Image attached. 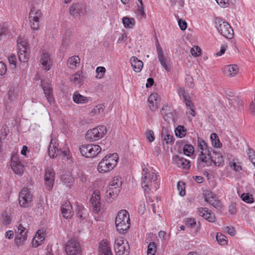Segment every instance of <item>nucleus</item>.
I'll use <instances>...</instances> for the list:
<instances>
[{"mask_svg":"<svg viewBox=\"0 0 255 255\" xmlns=\"http://www.w3.org/2000/svg\"><path fill=\"white\" fill-rule=\"evenodd\" d=\"M65 251L68 255H77L80 254L81 250L79 243L74 240L69 241L66 245Z\"/></svg>","mask_w":255,"mask_h":255,"instance_id":"nucleus-13","label":"nucleus"},{"mask_svg":"<svg viewBox=\"0 0 255 255\" xmlns=\"http://www.w3.org/2000/svg\"><path fill=\"white\" fill-rule=\"evenodd\" d=\"M8 60L9 64L12 65L14 68L16 66V58L14 54H11L8 56Z\"/></svg>","mask_w":255,"mask_h":255,"instance_id":"nucleus-54","label":"nucleus"},{"mask_svg":"<svg viewBox=\"0 0 255 255\" xmlns=\"http://www.w3.org/2000/svg\"><path fill=\"white\" fill-rule=\"evenodd\" d=\"M198 213L200 216L209 222H213L215 220V215L209 212L206 208L201 207L198 208Z\"/></svg>","mask_w":255,"mask_h":255,"instance_id":"nucleus-27","label":"nucleus"},{"mask_svg":"<svg viewBox=\"0 0 255 255\" xmlns=\"http://www.w3.org/2000/svg\"><path fill=\"white\" fill-rule=\"evenodd\" d=\"M203 154L204 155L207 156L209 157H214L212 155L211 151L210 150L207 145L205 148L203 149V150H201L200 154Z\"/></svg>","mask_w":255,"mask_h":255,"instance_id":"nucleus-57","label":"nucleus"},{"mask_svg":"<svg viewBox=\"0 0 255 255\" xmlns=\"http://www.w3.org/2000/svg\"><path fill=\"white\" fill-rule=\"evenodd\" d=\"M178 23L180 28L182 30H184L187 28V22L185 20H183L182 19H179L178 20Z\"/></svg>","mask_w":255,"mask_h":255,"instance_id":"nucleus-59","label":"nucleus"},{"mask_svg":"<svg viewBox=\"0 0 255 255\" xmlns=\"http://www.w3.org/2000/svg\"><path fill=\"white\" fill-rule=\"evenodd\" d=\"M248 155L249 159L255 166V151L252 149L249 148V152H248Z\"/></svg>","mask_w":255,"mask_h":255,"instance_id":"nucleus-49","label":"nucleus"},{"mask_svg":"<svg viewBox=\"0 0 255 255\" xmlns=\"http://www.w3.org/2000/svg\"><path fill=\"white\" fill-rule=\"evenodd\" d=\"M90 202L93 207V211L95 213H98L101 209L100 192L96 190L93 192L90 199Z\"/></svg>","mask_w":255,"mask_h":255,"instance_id":"nucleus-14","label":"nucleus"},{"mask_svg":"<svg viewBox=\"0 0 255 255\" xmlns=\"http://www.w3.org/2000/svg\"><path fill=\"white\" fill-rule=\"evenodd\" d=\"M80 63V58L78 56H73L69 58L67 60V64L68 67L70 69L76 68Z\"/></svg>","mask_w":255,"mask_h":255,"instance_id":"nucleus-34","label":"nucleus"},{"mask_svg":"<svg viewBox=\"0 0 255 255\" xmlns=\"http://www.w3.org/2000/svg\"><path fill=\"white\" fill-rule=\"evenodd\" d=\"M115 224L117 231L123 234L128 230L130 226L129 214L126 210L119 212L115 219Z\"/></svg>","mask_w":255,"mask_h":255,"instance_id":"nucleus-3","label":"nucleus"},{"mask_svg":"<svg viewBox=\"0 0 255 255\" xmlns=\"http://www.w3.org/2000/svg\"><path fill=\"white\" fill-rule=\"evenodd\" d=\"M44 239V237L39 234L38 232L32 241L33 246L35 247H37L41 244Z\"/></svg>","mask_w":255,"mask_h":255,"instance_id":"nucleus-40","label":"nucleus"},{"mask_svg":"<svg viewBox=\"0 0 255 255\" xmlns=\"http://www.w3.org/2000/svg\"><path fill=\"white\" fill-rule=\"evenodd\" d=\"M27 233V230L26 229L23 227L21 224H19L15 238V243L17 246H20L21 243L26 240Z\"/></svg>","mask_w":255,"mask_h":255,"instance_id":"nucleus-18","label":"nucleus"},{"mask_svg":"<svg viewBox=\"0 0 255 255\" xmlns=\"http://www.w3.org/2000/svg\"><path fill=\"white\" fill-rule=\"evenodd\" d=\"M215 26L221 35L227 39L233 38L234 31L229 23L220 17H216L214 20Z\"/></svg>","mask_w":255,"mask_h":255,"instance_id":"nucleus-6","label":"nucleus"},{"mask_svg":"<svg viewBox=\"0 0 255 255\" xmlns=\"http://www.w3.org/2000/svg\"><path fill=\"white\" fill-rule=\"evenodd\" d=\"M239 69L237 65H229L225 67V74L230 77L234 76L238 72Z\"/></svg>","mask_w":255,"mask_h":255,"instance_id":"nucleus-31","label":"nucleus"},{"mask_svg":"<svg viewBox=\"0 0 255 255\" xmlns=\"http://www.w3.org/2000/svg\"><path fill=\"white\" fill-rule=\"evenodd\" d=\"M40 63L42 65V69L48 71L51 66V61L50 55L46 52L43 53L40 57Z\"/></svg>","mask_w":255,"mask_h":255,"instance_id":"nucleus-25","label":"nucleus"},{"mask_svg":"<svg viewBox=\"0 0 255 255\" xmlns=\"http://www.w3.org/2000/svg\"><path fill=\"white\" fill-rule=\"evenodd\" d=\"M83 72L82 71H78L72 75L70 79V81L75 85H81L83 83Z\"/></svg>","mask_w":255,"mask_h":255,"instance_id":"nucleus-32","label":"nucleus"},{"mask_svg":"<svg viewBox=\"0 0 255 255\" xmlns=\"http://www.w3.org/2000/svg\"><path fill=\"white\" fill-rule=\"evenodd\" d=\"M80 150L83 156L90 158L95 157L102 150V148L96 144H85L80 147Z\"/></svg>","mask_w":255,"mask_h":255,"instance_id":"nucleus-8","label":"nucleus"},{"mask_svg":"<svg viewBox=\"0 0 255 255\" xmlns=\"http://www.w3.org/2000/svg\"><path fill=\"white\" fill-rule=\"evenodd\" d=\"M207 145V144L203 139L201 138H198L197 146L199 149L201 150H203V149L205 148Z\"/></svg>","mask_w":255,"mask_h":255,"instance_id":"nucleus-52","label":"nucleus"},{"mask_svg":"<svg viewBox=\"0 0 255 255\" xmlns=\"http://www.w3.org/2000/svg\"><path fill=\"white\" fill-rule=\"evenodd\" d=\"M156 251V245L154 242H150L147 247V255H154Z\"/></svg>","mask_w":255,"mask_h":255,"instance_id":"nucleus-41","label":"nucleus"},{"mask_svg":"<svg viewBox=\"0 0 255 255\" xmlns=\"http://www.w3.org/2000/svg\"><path fill=\"white\" fill-rule=\"evenodd\" d=\"M41 83L45 96L49 104H51L54 101L52 95V88L47 82L41 80Z\"/></svg>","mask_w":255,"mask_h":255,"instance_id":"nucleus-22","label":"nucleus"},{"mask_svg":"<svg viewBox=\"0 0 255 255\" xmlns=\"http://www.w3.org/2000/svg\"><path fill=\"white\" fill-rule=\"evenodd\" d=\"M8 33V27L5 25H0V41L5 38Z\"/></svg>","mask_w":255,"mask_h":255,"instance_id":"nucleus-43","label":"nucleus"},{"mask_svg":"<svg viewBox=\"0 0 255 255\" xmlns=\"http://www.w3.org/2000/svg\"><path fill=\"white\" fill-rule=\"evenodd\" d=\"M118 159V155L116 153L107 155L99 162L97 168L98 171L106 173L112 170L117 165Z\"/></svg>","mask_w":255,"mask_h":255,"instance_id":"nucleus-2","label":"nucleus"},{"mask_svg":"<svg viewBox=\"0 0 255 255\" xmlns=\"http://www.w3.org/2000/svg\"><path fill=\"white\" fill-rule=\"evenodd\" d=\"M180 93L183 97L187 109L189 110V113L192 116H195L196 113L194 110V106L192 101L190 100L189 97H188L184 89H180Z\"/></svg>","mask_w":255,"mask_h":255,"instance_id":"nucleus-21","label":"nucleus"},{"mask_svg":"<svg viewBox=\"0 0 255 255\" xmlns=\"http://www.w3.org/2000/svg\"><path fill=\"white\" fill-rule=\"evenodd\" d=\"M177 188L179 195L182 197L184 196L186 194L185 184L182 181H179L177 183Z\"/></svg>","mask_w":255,"mask_h":255,"instance_id":"nucleus-45","label":"nucleus"},{"mask_svg":"<svg viewBox=\"0 0 255 255\" xmlns=\"http://www.w3.org/2000/svg\"><path fill=\"white\" fill-rule=\"evenodd\" d=\"M73 101L78 104H86L89 101V98L80 94L78 92L76 91L74 93L73 95Z\"/></svg>","mask_w":255,"mask_h":255,"instance_id":"nucleus-30","label":"nucleus"},{"mask_svg":"<svg viewBox=\"0 0 255 255\" xmlns=\"http://www.w3.org/2000/svg\"><path fill=\"white\" fill-rule=\"evenodd\" d=\"M123 23L125 27L131 28L134 25L135 20L133 18L124 17L123 18Z\"/></svg>","mask_w":255,"mask_h":255,"instance_id":"nucleus-38","label":"nucleus"},{"mask_svg":"<svg viewBox=\"0 0 255 255\" xmlns=\"http://www.w3.org/2000/svg\"><path fill=\"white\" fill-rule=\"evenodd\" d=\"M175 134L180 138L184 137L187 132V129L183 126H178L174 130Z\"/></svg>","mask_w":255,"mask_h":255,"instance_id":"nucleus-37","label":"nucleus"},{"mask_svg":"<svg viewBox=\"0 0 255 255\" xmlns=\"http://www.w3.org/2000/svg\"><path fill=\"white\" fill-rule=\"evenodd\" d=\"M32 195L27 188H23L19 195V205L23 207H28L32 202Z\"/></svg>","mask_w":255,"mask_h":255,"instance_id":"nucleus-12","label":"nucleus"},{"mask_svg":"<svg viewBox=\"0 0 255 255\" xmlns=\"http://www.w3.org/2000/svg\"><path fill=\"white\" fill-rule=\"evenodd\" d=\"M190 52L193 56L197 57L200 55L201 53V50L198 46H194L192 47L190 50Z\"/></svg>","mask_w":255,"mask_h":255,"instance_id":"nucleus-50","label":"nucleus"},{"mask_svg":"<svg viewBox=\"0 0 255 255\" xmlns=\"http://www.w3.org/2000/svg\"><path fill=\"white\" fill-rule=\"evenodd\" d=\"M173 136L170 134H166L164 137V140L167 144H172L173 143Z\"/></svg>","mask_w":255,"mask_h":255,"instance_id":"nucleus-60","label":"nucleus"},{"mask_svg":"<svg viewBox=\"0 0 255 255\" xmlns=\"http://www.w3.org/2000/svg\"><path fill=\"white\" fill-rule=\"evenodd\" d=\"M76 212L77 217L80 220L85 219L88 214L87 210L81 205H77Z\"/></svg>","mask_w":255,"mask_h":255,"instance_id":"nucleus-36","label":"nucleus"},{"mask_svg":"<svg viewBox=\"0 0 255 255\" xmlns=\"http://www.w3.org/2000/svg\"><path fill=\"white\" fill-rule=\"evenodd\" d=\"M106 71V68L104 67H98L96 70V72L97 74L96 77L98 79H101L104 77Z\"/></svg>","mask_w":255,"mask_h":255,"instance_id":"nucleus-46","label":"nucleus"},{"mask_svg":"<svg viewBox=\"0 0 255 255\" xmlns=\"http://www.w3.org/2000/svg\"><path fill=\"white\" fill-rule=\"evenodd\" d=\"M173 160L179 168L187 169L190 167V161L179 155L173 156Z\"/></svg>","mask_w":255,"mask_h":255,"instance_id":"nucleus-23","label":"nucleus"},{"mask_svg":"<svg viewBox=\"0 0 255 255\" xmlns=\"http://www.w3.org/2000/svg\"><path fill=\"white\" fill-rule=\"evenodd\" d=\"M104 107L103 105H98L96 106L93 110L92 112L95 114H100L103 113Z\"/></svg>","mask_w":255,"mask_h":255,"instance_id":"nucleus-51","label":"nucleus"},{"mask_svg":"<svg viewBox=\"0 0 255 255\" xmlns=\"http://www.w3.org/2000/svg\"><path fill=\"white\" fill-rule=\"evenodd\" d=\"M114 249L116 255H128L129 246L128 242L123 238L117 239L115 242Z\"/></svg>","mask_w":255,"mask_h":255,"instance_id":"nucleus-10","label":"nucleus"},{"mask_svg":"<svg viewBox=\"0 0 255 255\" xmlns=\"http://www.w3.org/2000/svg\"><path fill=\"white\" fill-rule=\"evenodd\" d=\"M213 153L215 154V155H218V157H216V156L214 157L213 158V162L214 164L216 166H222L224 163V159L223 156L221 155V153L218 152L214 150H213Z\"/></svg>","mask_w":255,"mask_h":255,"instance_id":"nucleus-35","label":"nucleus"},{"mask_svg":"<svg viewBox=\"0 0 255 255\" xmlns=\"http://www.w3.org/2000/svg\"><path fill=\"white\" fill-rule=\"evenodd\" d=\"M42 17V13L40 10L36 9L32 7L29 12V22L31 27L33 30H37L39 27L40 19Z\"/></svg>","mask_w":255,"mask_h":255,"instance_id":"nucleus-11","label":"nucleus"},{"mask_svg":"<svg viewBox=\"0 0 255 255\" xmlns=\"http://www.w3.org/2000/svg\"><path fill=\"white\" fill-rule=\"evenodd\" d=\"M45 205L43 200L39 199L36 204V208L37 209V212L40 214H42L44 212V207Z\"/></svg>","mask_w":255,"mask_h":255,"instance_id":"nucleus-47","label":"nucleus"},{"mask_svg":"<svg viewBox=\"0 0 255 255\" xmlns=\"http://www.w3.org/2000/svg\"><path fill=\"white\" fill-rule=\"evenodd\" d=\"M230 166L235 171H240L241 170H242V167L240 165H237L235 162H231L230 163Z\"/></svg>","mask_w":255,"mask_h":255,"instance_id":"nucleus-62","label":"nucleus"},{"mask_svg":"<svg viewBox=\"0 0 255 255\" xmlns=\"http://www.w3.org/2000/svg\"><path fill=\"white\" fill-rule=\"evenodd\" d=\"M214 157H209L204 155L203 154H199L197 159V168L200 169L204 167L211 166L213 162Z\"/></svg>","mask_w":255,"mask_h":255,"instance_id":"nucleus-19","label":"nucleus"},{"mask_svg":"<svg viewBox=\"0 0 255 255\" xmlns=\"http://www.w3.org/2000/svg\"><path fill=\"white\" fill-rule=\"evenodd\" d=\"M225 239L226 237L221 233H218L216 235V240L219 244L221 245H224L227 244V241Z\"/></svg>","mask_w":255,"mask_h":255,"instance_id":"nucleus-48","label":"nucleus"},{"mask_svg":"<svg viewBox=\"0 0 255 255\" xmlns=\"http://www.w3.org/2000/svg\"><path fill=\"white\" fill-rule=\"evenodd\" d=\"M210 138L212 142V145L215 147H219L222 145L220 141L218 135L215 133H213L210 135Z\"/></svg>","mask_w":255,"mask_h":255,"instance_id":"nucleus-39","label":"nucleus"},{"mask_svg":"<svg viewBox=\"0 0 255 255\" xmlns=\"http://www.w3.org/2000/svg\"><path fill=\"white\" fill-rule=\"evenodd\" d=\"M57 145L56 139L51 138L48 147V153L50 158L56 157L60 152H61L64 156L66 155L67 152L59 150Z\"/></svg>","mask_w":255,"mask_h":255,"instance_id":"nucleus-17","label":"nucleus"},{"mask_svg":"<svg viewBox=\"0 0 255 255\" xmlns=\"http://www.w3.org/2000/svg\"><path fill=\"white\" fill-rule=\"evenodd\" d=\"M69 11L70 14L76 19L91 14L90 7L83 2L73 3L70 7Z\"/></svg>","mask_w":255,"mask_h":255,"instance_id":"nucleus-5","label":"nucleus"},{"mask_svg":"<svg viewBox=\"0 0 255 255\" xmlns=\"http://www.w3.org/2000/svg\"><path fill=\"white\" fill-rule=\"evenodd\" d=\"M122 184V178L118 176L114 177L110 182L107 191L106 200L108 203L112 202L113 200L118 196L121 189Z\"/></svg>","mask_w":255,"mask_h":255,"instance_id":"nucleus-4","label":"nucleus"},{"mask_svg":"<svg viewBox=\"0 0 255 255\" xmlns=\"http://www.w3.org/2000/svg\"><path fill=\"white\" fill-rule=\"evenodd\" d=\"M160 101V99L157 93L151 94L148 98L149 109L152 111H156L159 107Z\"/></svg>","mask_w":255,"mask_h":255,"instance_id":"nucleus-20","label":"nucleus"},{"mask_svg":"<svg viewBox=\"0 0 255 255\" xmlns=\"http://www.w3.org/2000/svg\"><path fill=\"white\" fill-rule=\"evenodd\" d=\"M241 199L247 203H252L254 202L253 196L249 193H243L241 196Z\"/></svg>","mask_w":255,"mask_h":255,"instance_id":"nucleus-44","label":"nucleus"},{"mask_svg":"<svg viewBox=\"0 0 255 255\" xmlns=\"http://www.w3.org/2000/svg\"><path fill=\"white\" fill-rule=\"evenodd\" d=\"M11 222V218L8 216L6 212H4L2 214V222L5 225H9Z\"/></svg>","mask_w":255,"mask_h":255,"instance_id":"nucleus-56","label":"nucleus"},{"mask_svg":"<svg viewBox=\"0 0 255 255\" xmlns=\"http://www.w3.org/2000/svg\"><path fill=\"white\" fill-rule=\"evenodd\" d=\"M141 186L145 193H148L151 190H156L159 188L160 179L152 169L144 168L142 173Z\"/></svg>","mask_w":255,"mask_h":255,"instance_id":"nucleus-1","label":"nucleus"},{"mask_svg":"<svg viewBox=\"0 0 255 255\" xmlns=\"http://www.w3.org/2000/svg\"><path fill=\"white\" fill-rule=\"evenodd\" d=\"M205 201L216 209H220L221 207V203L219 200L214 196L212 193H209L205 196Z\"/></svg>","mask_w":255,"mask_h":255,"instance_id":"nucleus-26","label":"nucleus"},{"mask_svg":"<svg viewBox=\"0 0 255 255\" xmlns=\"http://www.w3.org/2000/svg\"><path fill=\"white\" fill-rule=\"evenodd\" d=\"M183 150L184 153L189 156L194 153V148L191 144H186L184 145Z\"/></svg>","mask_w":255,"mask_h":255,"instance_id":"nucleus-42","label":"nucleus"},{"mask_svg":"<svg viewBox=\"0 0 255 255\" xmlns=\"http://www.w3.org/2000/svg\"><path fill=\"white\" fill-rule=\"evenodd\" d=\"M137 11L138 13L142 16L143 17L145 18L146 17V14L144 11L143 5L140 4V5H138L137 7Z\"/></svg>","mask_w":255,"mask_h":255,"instance_id":"nucleus-64","label":"nucleus"},{"mask_svg":"<svg viewBox=\"0 0 255 255\" xmlns=\"http://www.w3.org/2000/svg\"><path fill=\"white\" fill-rule=\"evenodd\" d=\"M72 205L69 201H66L62 204L61 208L63 217L65 219L70 218L72 216Z\"/></svg>","mask_w":255,"mask_h":255,"instance_id":"nucleus-28","label":"nucleus"},{"mask_svg":"<svg viewBox=\"0 0 255 255\" xmlns=\"http://www.w3.org/2000/svg\"><path fill=\"white\" fill-rule=\"evenodd\" d=\"M99 252L101 255H112L111 248L106 242L100 243Z\"/></svg>","mask_w":255,"mask_h":255,"instance_id":"nucleus-33","label":"nucleus"},{"mask_svg":"<svg viewBox=\"0 0 255 255\" xmlns=\"http://www.w3.org/2000/svg\"><path fill=\"white\" fill-rule=\"evenodd\" d=\"M160 112L162 115H167L171 113L170 107L168 105H165L163 106Z\"/></svg>","mask_w":255,"mask_h":255,"instance_id":"nucleus-55","label":"nucleus"},{"mask_svg":"<svg viewBox=\"0 0 255 255\" xmlns=\"http://www.w3.org/2000/svg\"><path fill=\"white\" fill-rule=\"evenodd\" d=\"M156 47L157 52V57L159 61L160 62L161 65L162 67L165 69V70L168 71L169 70L167 64L165 59L164 58V55L162 51V49L161 47L160 44L157 40H156Z\"/></svg>","mask_w":255,"mask_h":255,"instance_id":"nucleus-24","label":"nucleus"},{"mask_svg":"<svg viewBox=\"0 0 255 255\" xmlns=\"http://www.w3.org/2000/svg\"><path fill=\"white\" fill-rule=\"evenodd\" d=\"M6 71V67L3 62H0V75H4Z\"/></svg>","mask_w":255,"mask_h":255,"instance_id":"nucleus-63","label":"nucleus"},{"mask_svg":"<svg viewBox=\"0 0 255 255\" xmlns=\"http://www.w3.org/2000/svg\"><path fill=\"white\" fill-rule=\"evenodd\" d=\"M225 231L232 236H233L235 235V231L233 227L227 226L225 227Z\"/></svg>","mask_w":255,"mask_h":255,"instance_id":"nucleus-61","label":"nucleus"},{"mask_svg":"<svg viewBox=\"0 0 255 255\" xmlns=\"http://www.w3.org/2000/svg\"><path fill=\"white\" fill-rule=\"evenodd\" d=\"M55 173L53 169L47 168L45 170L44 175L45 184L47 189L50 190L52 189L54 181Z\"/></svg>","mask_w":255,"mask_h":255,"instance_id":"nucleus-16","label":"nucleus"},{"mask_svg":"<svg viewBox=\"0 0 255 255\" xmlns=\"http://www.w3.org/2000/svg\"><path fill=\"white\" fill-rule=\"evenodd\" d=\"M186 224L189 227L193 228L196 225V222L194 218H188L186 221Z\"/></svg>","mask_w":255,"mask_h":255,"instance_id":"nucleus-58","label":"nucleus"},{"mask_svg":"<svg viewBox=\"0 0 255 255\" xmlns=\"http://www.w3.org/2000/svg\"><path fill=\"white\" fill-rule=\"evenodd\" d=\"M11 167L13 171L16 174L22 175L24 172V165L17 156L11 157Z\"/></svg>","mask_w":255,"mask_h":255,"instance_id":"nucleus-15","label":"nucleus"},{"mask_svg":"<svg viewBox=\"0 0 255 255\" xmlns=\"http://www.w3.org/2000/svg\"><path fill=\"white\" fill-rule=\"evenodd\" d=\"M146 137L149 142L153 141L155 139L153 131L151 129H148L146 132Z\"/></svg>","mask_w":255,"mask_h":255,"instance_id":"nucleus-53","label":"nucleus"},{"mask_svg":"<svg viewBox=\"0 0 255 255\" xmlns=\"http://www.w3.org/2000/svg\"><path fill=\"white\" fill-rule=\"evenodd\" d=\"M130 62L133 70L136 72H140L143 67V62L135 56H132L130 60Z\"/></svg>","mask_w":255,"mask_h":255,"instance_id":"nucleus-29","label":"nucleus"},{"mask_svg":"<svg viewBox=\"0 0 255 255\" xmlns=\"http://www.w3.org/2000/svg\"><path fill=\"white\" fill-rule=\"evenodd\" d=\"M18 51L17 54L20 62H26L29 59V49L28 43L19 38L17 40Z\"/></svg>","mask_w":255,"mask_h":255,"instance_id":"nucleus-9","label":"nucleus"},{"mask_svg":"<svg viewBox=\"0 0 255 255\" xmlns=\"http://www.w3.org/2000/svg\"><path fill=\"white\" fill-rule=\"evenodd\" d=\"M106 132L107 128L105 126H98L88 130L86 134V138L91 141H95L102 138Z\"/></svg>","mask_w":255,"mask_h":255,"instance_id":"nucleus-7","label":"nucleus"}]
</instances>
